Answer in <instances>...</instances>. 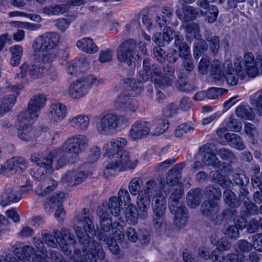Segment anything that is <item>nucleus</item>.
<instances>
[{"label":"nucleus","instance_id":"f257e3e1","mask_svg":"<svg viewBox=\"0 0 262 262\" xmlns=\"http://www.w3.org/2000/svg\"><path fill=\"white\" fill-rule=\"evenodd\" d=\"M58 150H52L46 157H40L34 154L31 157V161L39 167L37 172L40 174L36 177L40 183L35 189L36 193L40 196H45L54 191L57 186V182L50 176L54 171L52 163L54 157L58 155Z\"/></svg>","mask_w":262,"mask_h":262},{"label":"nucleus","instance_id":"f03ea898","mask_svg":"<svg viewBox=\"0 0 262 262\" xmlns=\"http://www.w3.org/2000/svg\"><path fill=\"white\" fill-rule=\"evenodd\" d=\"M79 242L83 245L82 252L78 249H74L73 258L75 262H98L96 256L101 260L100 262H108L105 259V254L102 247L97 242H91L86 238L83 240V234L77 231Z\"/></svg>","mask_w":262,"mask_h":262},{"label":"nucleus","instance_id":"7ed1b4c3","mask_svg":"<svg viewBox=\"0 0 262 262\" xmlns=\"http://www.w3.org/2000/svg\"><path fill=\"white\" fill-rule=\"evenodd\" d=\"M183 200L184 195L181 189H176L169 199V210L174 215V224L180 228L186 224L188 217Z\"/></svg>","mask_w":262,"mask_h":262},{"label":"nucleus","instance_id":"20e7f679","mask_svg":"<svg viewBox=\"0 0 262 262\" xmlns=\"http://www.w3.org/2000/svg\"><path fill=\"white\" fill-rule=\"evenodd\" d=\"M137 159H131L128 151L124 150L117 154L108 155L104 162V173L106 174L109 170L118 169L119 171L127 169H133L138 164Z\"/></svg>","mask_w":262,"mask_h":262},{"label":"nucleus","instance_id":"39448f33","mask_svg":"<svg viewBox=\"0 0 262 262\" xmlns=\"http://www.w3.org/2000/svg\"><path fill=\"white\" fill-rule=\"evenodd\" d=\"M220 206L219 203L211 200H208L204 201L201 206V212L214 225L221 224L229 212H231L233 215L237 214L235 210H231L229 209H225L223 212L219 214Z\"/></svg>","mask_w":262,"mask_h":262},{"label":"nucleus","instance_id":"423d86ee","mask_svg":"<svg viewBox=\"0 0 262 262\" xmlns=\"http://www.w3.org/2000/svg\"><path fill=\"white\" fill-rule=\"evenodd\" d=\"M137 53V43L133 39H127L122 41L116 51L118 61L125 63L130 67L135 64L134 58Z\"/></svg>","mask_w":262,"mask_h":262},{"label":"nucleus","instance_id":"0eeeda50","mask_svg":"<svg viewBox=\"0 0 262 262\" xmlns=\"http://www.w3.org/2000/svg\"><path fill=\"white\" fill-rule=\"evenodd\" d=\"M256 63V60H255L253 55L251 53L247 52L244 54L243 59H236L234 65L239 75L244 78L246 75L251 77L257 75Z\"/></svg>","mask_w":262,"mask_h":262},{"label":"nucleus","instance_id":"6e6552de","mask_svg":"<svg viewBox=\"0 0 262 262\" xmlns=\"http://www.w3.org/2000/svg\"><path fill=\"white\" fill-rule=\"evenodd\" d=\"M96 79L92 76L81 77L69 88V94L73 99H80L85 96L94 84Z\"/></svg>","mask_w":262,"mask_h":262},{"label":"nucleus","instance_id":"1a4fd4ad","mask_svg":"<svg viewBox=\"0 0 262 262\" xmlns=\"http://www.w3.org/2000/svg\"><path fill=\"white\" fill-rule=\"evenodd\" d=\"M89 139L84 135H77L68 138L61 146L62 151L78 155L87 147Z\"/></svg>","mask_w":262,"mask_h":262},{"label":"nucleus","instance_id":"9d476101","mask_svg":"<svg viewBox=\"0 0 262 262\" xmlns=\"http://www.w3.org/2000/svg\"><path fill=\"white\" fill-rule=\"evenodd\" d=\"M119 116L115 113H107L101 117L96 124L98 132L105 135L115 133L119 126Z\"/></svg>","mask_w":262,"mask_h":262},{"label":"nucleus","instance_id":"9b49d317","mask_svg":"<svg viewBox=\"0 0 262 262\" xmlns=\"http://www.w3.org/2000/svg\"><path fill=\"white\" fill-rule=\"evenodd\" d=\"M46 101L45 95L40 93L35 94L29 100L27 108L19 114L36 120L39 117V112L45 106Z\"/></svg>","mask_w":262,"mask_h":262},{"label":"nucleus","instance_id":"f8f14e48","mask_svg":"<svg viewBox=\"0 0 262 262\" xmlns=\"http://www.w3.org/2000/svg\"><path fill=\"white\" fill-rule=\"evenodd\" d=\"M19 128L18 136L19 139L26 142L32 141L36 137L35 130L32 127L35 119L19 114L18 116Z\"/></svg>","mask_w":262,"mask_h":262},{"label":"nucleus","instance_id":"ddd939ff","mask_svg":"<svg viewBox=\"0 0 262 262\" xmlns=\"http://www.w3.org/2000/svg\"><path fill=\"white\" fill-rule=\"evenodd\" d=\"M82 213L80 215V217L79 219L80 222H81L83 225V229L86 233V235L84 234L81 229L79 227L74 226L75 232L77 235V238L79 241V238L78 236L77 231L79 230L82 232L83 234L82 237L83 240L88 238L91 242H96L94 239H91L90 237L89 234L93 235L95 234V229L94 225L92 221V215L89 212V211L85 208L83 209Z\"/></svg>","mask_w":262,"mask_h":262},{"label":"nucleus","instance_id":"4468645a","mask_svg":"<svg viewBox=\"0 0 262 262\" xmlns=\"http://www.w3.org/2000/svg\"><path fill=\"white\" fill-rule=\"evenodd\" d=\"M60 35L55 32H48L38 37L33 44L35 50L56 49L60 41Z\"/></svg>","mask_w":262,"mask_h":262},{"label":"nucleus","instance_id":"2eb2a0df","mask_svg":"<svg viewBox=\"0 0 262 262\" xmlns=\"http://www.w3.org/2000/svg\"><path fill=\"white\" fill-rule=\"evenodd\" d=\"M19 69L20 71L17 74V77L21 78H25L28 73L30 78L36 79L43 76L47 72V68L41 64L29 65L26 62L19 67Z\"/></svg>","mask_w":262,"mask_h":262},{"label":"nucleus","instance_id":"dca6fc26","mask_svg":"<svg viewBox=\"0 0 262 262\" xmlns=\"http://www.w3.org/2000/svg\"><path fill=\"white\" fill-rule=\"evenodd\" d=\"M163 77L162 78H154L155 86L159 89H164L165 86H170L176 79L175 68L168 64H165L162 68Z\"/></svg>","mask_w":262,"mask_h":262},{"label":"nucleus","instance_id":"f3484780","mask_svg":"<svg viewBox=\"0 0 262 262\" xmlns=\"http://www.w3.org/2000/svg\"><path fill=\"white\" fill-rule=\"evenodd\" d=\"M129 93L120 94L115 102L116 107L120 111L135 112L139 106L137 101L130 97Z\"/></svg>","mask_w":262,"mask_h":262},{"label":"nucleus","instance_id":"a211bd4d","mask_svg":"<svg viewBox=\"0 0 262 262\" xmlns=\"http://www.w3.org/2000/svg\"><path fill=\"white\" fill-rule=\"evenodd\" d=\"M151 134L149 123L146 121H137L131 126L129 136L134 140L142 139Z\"/></svg>","mask_w":262,"mask_h":262},{"label":"nucleus","instance_id":"6ab92c4d","mask_svg":"<svg viewBox=\"0 0 262 262\" xmlns=\"http://www.w3.org/2000/svg\"><path fill=\"white\" fill-rule=\"evenodd\" d=\"M20 93L19 89L12 85H7L6 89V93L3 96L1 103L4 107V105L8 106L7 111L8 112L14 106L16 101V98Z\"/></svg>","mask_w":262,"mask_h":262},{"label":"nucleus","instance_id":"aec40b11","mask_svg":"<svg viewBox=\"0 0 262 262\" xmlns=\"http://www.w3.org/2000/svg\"><path fill=\"white\" fill-rule=\"evenodd\" d=\"M21 199V194L14 188L8 187L0 196V204L3 206L17 202Z\"/></svg>","mask_w":262,"mask_h":262},{"label":"nucleus","instance_id":"412c9836","mask_svg":"<svg viewBox=\"0 0 262 262\" xmlns=\"http://www.w3.org/2000/svg\"><path fill=\"white\" fill-rule=\"evenodd\" d=\"M127 141L125 138L118 137L112 139L111 141L105 144L104 149L108 154V155L117 154L124 150L123 149L126 146Z\"/></svg>","mask_w":262,"mask_h":262},{"label":"nucleus","instance_id":"4be33fe9","mask_svg":"<svg viewBox=\"0 0 262 262\" xmlns=\"http://www.w3.org/2000/svg\"><path fill=\"white\" fill-rule=\"evenodd\" d=\"M27 167V163L23 157H14L8 160L5 163V170L9 169L12 173H20Z\"/></svg>","mask_w":262,"mask_h":262},{"label":"nucleus","instance_id":"5701e85b","mask_svg":"<svg viewBox=\"0 0 262 262\" xmlns=\"http://www.w3.org/2000/svg\"><path fill=\"white\" fill-rule=\"evenodd\" d=\"M198 153L200 155L203 154L202 161L204 164L213 168L219 160L214 154L210 151L209 146L206 144L199 148Z\"/></svg>","mask_w":262,"mask_h":262},{"label":"nucleus","instance_id":"b1692460","mask_svg":"<svg viewBox=\"0 0 262 262\" xmlns=\"http://www.w3.org/2000/svg\"><path fill=\"white\" fill-rule=\"evenodd\" d=\"M104 205L99 207L97 214L99 217L101 229L104 232H109L112 228V220L109 213L104 209Z\"/></svg>","mask_w":262,"mask_h":262},{"label":"nucleus","instance_id":"393cba45","mask_svg":"<svg viewBox=\"0 0 262 262\" xmlns=\"http://www.w3.org/2000/svg\"><path fill=\"white\" fill-rule=\"evenodd\" d=\"M122 83L124 84V88L127 89L129 95L135 97L141 93L143 90V85L139 81L132 78L123 79Z\"/></svg>","mask_w":262,"mask_h":262},{"label":"nucleus","instance_id":"a878e982","mask_svg":"<svg viewBox=\"0 0 262 262\" xmlns=\"http://www.w3.org/2000/svg\"><path fill=\"white\" fill-rule=\"evenodd\" d=\"M151 206L154 214H165L166 202L162 193L158 192L154 195Z\"/></svg>","mask_w":262,"mask_h":262},{"label":"nucleus","instance_id":"bb28decb","mask_svg":"<svg viewBox=\"0 0 262 262\" xmlns=\"http://www.w3.org/2000/svg\"><path fill=\"white\" fill-rule=\"evenodd\" d=\"M185 164L184 163L177 164L174 165L172 169L168 171L166 178L167 184L172 186L178 183L179 180L182 176V170Z\"/></svg>","mask_w":262,"mask_h":262},{"label":"nucleus","instance_id":"cd10ccee","mask_svg":"<svg viewBox=\"0 0 262 262\" xmlns=\"http://www.w3.org/2000/svg\"><path fill=\"white\" fill-rule=\"evenodd\" d=\"M202 190L200 188L191 189L187 194L186 202L187 205L191 208L198 207L202 199Z\"/></svg>","mask_w":262,"mask_h":262},{"label":"nucleus","instance_id":"c85d7f7f","mask_svg":"<svg viewBox=\"0 0 262 262\" xmlns=\"http://www.w3.org/2000/svg\"><path fill=\"white\" fill-rule=\"evenodd\" d=\"M206 40L208 42L209 50L211 54L214 56L217 54L220 45V39L219 36H213L212 33L209 29H206L204 33Z\"/></svg>","mask_w":262,"mask_h":262},{"label":"nucleus","instance_id":"c756f323","mask_svg":"<svg viewBox=\"0 0 262 262\" xmlns=\"http://www.w3.org/2000/svg\"><path fill=\"white\" fill-rule=\"evenodd\" d=\"M64 198V193L62 192L55 193L50 198H47L45 202L44 207L46 212L50 213L53 211L56 203H61Z\"/></svg>","mask_w":262,"mask_h":262},{"label":"nucleus","instance_id":"7c9ffc66","mask_svg":"<svg viewBox=\"0 0 262 262\" xmlns=\"http://www.w3.org/2000/svg\"><path fill=\"white\" fill-rule=\"evenodd\" d=\"M222 75V78L221 80L225 79L228 84L230 85L237 84L238 81V77L242 78V77L239 76L238 73L236 71V68L234 69L231 64H228L226 73H224L223 72Z\"/></svg>","mask_w":262,"mask_h":262},{"label":"nucleus","instance_id":"2f4dec72","mask_svg":"<svg viewBox=\"0 0 262 262\" xmlns=\"http://www.w3.org/2000/svg\"><path fill=\"white\" fill-rule=\"evenodd\" d=\"M76 46L79 49L89 54L96 53L99 49L98 46L89 37L83 38L78 40L77 42Z\"/></svg>","mask_w":262,"mask_h":262},{"label":"nucleus","instance_id":"473e14b6","mask_svg":"<svg viewBox=\"0 0 262 262\" xmlns=\"http://www.w3.org/2000/svg\"><path fill=\"white\" fill-rule=\"evenodd\" d=\"M66 108V106L61 103L52 104L50 110L52 120L56 122L62 120L67 113Z\"/></svg>","mask_w":262,"mask_h":262},{"label":"nucleus","instance_id":"72a5a7b5","mask_svg":"<svg viewBox=\"0 0 262 262\" xmlns=\"http://www.w3.org/2000/svg\"><path fill=\"white\" fill-rule=\"evenodd\" d=\"M163 181V179L162 180H160L159 185L154 180L148 181L145 183L144 189L142 190L150 195H152L154 193L155 194L158 192L161 193V191L164 189L165 183Z\"/></svg>","mask_w":262,"mask_h":262},{"label":"nucleus","instance_id":"f704fd0d","mask_svg":"<svg viewBox=\"0 0 262 262\" xmlns=\"http://www.w3.org/2000/svg\"><path fill=\"white\" fill-rule=\"evenodd\" d=\"M226 142L233 148L242 150L246 148V145L241 137L234 133H229L225 136Z\"/></svg>","mask_w":262,"mask_h":262},{"label":"nucleus","instance_id":"c9c22d12","mask_svg":"<svg viewBox=\"0 0 262 262\" xmlns=\"http://www.w3.org/2000/svg\"><path fill=\"white\" fill-rule=\"evenodd\" d=\"M12 249L14 254L20 259L25 258L29 259L35 254V250L29 246H24L21 249L13 246Z\"/></svg>","mask_w":262,"mask_h":262},{"label":"nucleus","instance_id":"e433bc0d","mask_svg":"<svg viewBox=\"0 0 262 262\" xmlns=\"http://www.w3.org/2000/svg\"><path fill=\"white\" fill-rule=\"evenodd\" d=\"M121 202L119 199L115 196H112L108 200V203H103L101 207L104 205V209L106 211V207L110 210L111 214L114 216H118L121 211Z\"/></svg>","mask_w":262,"mask_h":262},{"label":"nucleus","instance_id":"4c0bfd02","mask_svg":"<svg viewBox=\"0 0 262 262\" xmlns=\"http://www.w3.org/2000/svg\"><path fill=\"white\" fill-rule=\"evenodd\" d=\"M90 123V119L86 115H80L73 117L70 120V124L75 128L85 130Z\"/></svg>","mask_w":262,"mask_h":262},{"label":"nucleus","instance_id":"58836bf2","mask_svg":"<svg viewBox=\"0 0 262 262\" xmlns=\"http://www.w3.org/2000/svg\"><path fill=\"white\" fill-rule=\"evenodd\" d=\"M216 153L221 159L228 161L229 163H236L238 158L231 149L222 147L217 150Z\"/></svg>","mask_w":262,"mask_h":262},{"label":"nucleus","instance_id":"ea45409f","mask_svg":"<svg viewBox=\"0 0 262 262\" xmlns=\"http://www.w3.org/2000/svg\"><path fill=\"white\" fill-rule=\"evenodd\" d=\"M195 39L193 46V56L195 58L199 59L204 52L207 51L208 45L206 40L202 39L201 35Z\"/></svg>","mask_w":262,"mask_h":262},{"label":"nucleus","instance_id":"a19ab883","mask_svg":"<svg viewBox=\"0 0 262 262\" xmlns=\"http://www.w3.org/2000/svg\"><path fill=\"white\" fill-rule=\"evenodd\" d=\"M235 114L237 117L246 120H251L254 117L252 108L247 104H242L235 110Z\"/></svg>","mask_w":262,"mask_h":262},{"label":"nucleus","instance_id":"79ce46f5","mask_svg":"<svg viewBox=\"0 0 262 262\" xmlns=\"http://www.w3.org/2000/svg\"><path fill=\"white\" fill-rule=\"evenodd\" d=\"M223 198L226 203L231 208H237L241 205L236 194L229 189H227L224 191Z\"/></svg>","mask_w":262,"mask_h":262},{"label":"nucleus","instance_id":"37998d69","mask_svg":"<svg viewBox=\"0 0 262 262\" xmlns=\"http://www.w3.org/2000/svg\"><path fill=\"white\" fill-rule=\"evenodd\" d=\"M125 217L128 224L133 225L136 224L140 217L137 207L133 205H129L126 209Z\"/></svg>","mask_w":262,"mask_h":262},{"label":"nucleus","instance_id":"c03bdc74","mask_svg":"<svg viewBox=\"0 0 262 262\" xmlns=\"http://www.w3.org/2000/svg\"><path fill=\"white\" fill-rule=\"evenodd\" d=\"M155 127L151 135L152 136H158L164 133L169 127V123L165 119L160 118L153 122Z\"/></svg>","mask_w":262,"mask_h":262},{"label":"nucleus","instance_id":"a18cd8bd","mask_svg":"<svg viewBox=\"0 0 262 262\" xmlns=\"http://www.w3.org/2000/svg\"><path fill=\"white\" fill-rule=\"evenodd\" d=\"M182 27L186 34H193L194 38L198 39L200 37V28L199 25L195 23L184 21Z\"/></svg>","mask_w":262,"mask_h":262},{"label":"nucleus","instance_id":"49530a36","mask_svg":"<svg viewBox=\"0 0 262 262\" xmlns=\"http://www.w3.org/2000/svg\"><path fill=\"white\" fill-rule=\"evenodd\" d=\"M39 52V57L43 63L52 61L55 58L57 54L56 49H37Z\"/></svg>","mask_w":262,"mask_h":262},{"label":"nucleus","instance_id":"de8ad7c7","mask_svg":"<svg viewBox=\"0 0 262 262\" xmlns=\"http://www.w3.org/2000/svg\"><path fill=\"white\" fill-rule=\"evenodd\" d=\"M76 241L74 239V236L72 235V237L65 239H62L59 242V245L62 251L67 255H70L72 253V250L74 248V244Z\"/></svg>","mask_w":262,"mask_h":262},{"label":"nucleus","instance_id":"09e8293b","mask_svg":"<svg viewBox=\"0 0 262 262\" xmlns=\"http://www.w3.org/2000/svg\"><path fill=\"white\" fill-rule=\"evenodd\" d=\"M204 193L209 200H219L222 196V192L220 188L215 185L207 186L205 187Z\"/></svg>","mask_w":262,"mask_h":262},{"label":"nucleus","instance_id":"8fccbe9b","mask_svg":"<svg viewBox=\"0 0 262 262\" xmlns=\"http://www.w3.org/2000/svg\"><path fill=\"white\" fill-rule=\"evenodd\" d=\"M250 103L257 114L262 116V89L250 97Z\"/></svg>","mask_w":262,"mask_h":262},{"label":"nucleus","instance_id":"3c124183","mask_svg":"<svg viewBox=\"0 0 262 262\" xmlns=\"http://www.w3.org/2000/svg\"><path fill=\"white\" fill-rule=\"evenodd\" d=\"M88 64L86 59L84 57H80L76 59L74 61V63L68 67V72L71 75L76 74L79 71H81L80 69L85 67Z\"/></svg>","mask_w":262,"mask_h":262},{"label":"nucleus","instance_id":"603ef678","mask_svg":"<svg viewBox=\"0 0 262 262\" xmlns=\"http://www.w3.org/2000/svg\"><path fill=\"white\" fill-rule=\"evenodd\" d=\"M67 11V7L63 5H51L42 8V11L47 15H58L62 14Z\"/></svg>","mask_w":262,"mask_h":262},{"label":"nucleus","instance_id":"864d4df0","mask_svg":"<svg viewBox=\"0 0 262 262\" xmlns=\"http://www.w3.org/2000/svg\"><path fill=\"white\" fill-rule=\"evenodd\" d=\"M142 184L143 181L140 178L135 177L132 179L128 186L130 193L134 195L139 194L141 191Z\"/></svg>","mask_w":262,"mask_h":262},{"label":"nucleus","instance_id":"5fc2aeb1","mask_svg":"<svg viewBox=\"0 0 262 262\" xmlns=\"http://www.w3.org/2000/svg\"><path fill=\"white\" fill-rule=\"evenodd\" d=\"M211 72L214 76L213 78L215 81H220L222 78V73L223 71L222 70V66L220 65V62L217 60H214L211 63Z\"/></svg>","mask_w":262,"mask_h":262},{"label":"nucleus","instance_id":"6e6d98bb","mask_svg":"<svg viewBox=\"0 0 262 262\" xmlns=\"http://www.w3.org/2000/svg\"><path fill=\"white\" fill-rule=\"evenodd\" d=\"M237 253H248L252 249V243L246 239H239L236 244Z\"/></svg>","mask_w":262,"mask_h":262},{"label":"nucleus","instance_id":"4d7b16f0","mask_svg":"<svg viewBox=\"0 0 262 262\" xmlns=\"http://www.w3.org/2000/svg\"><path fill=\"white\" fill-rule=\"evenodd\" d=\"M227 90L225 89L212 87L209 89L206 92L207 99L215 100L221 96L223 93H226Z\"/></svg>","mask_w":262,"mask_h":262},{"label":"nucleus","instance_id":"13d9d810","mask_svg":"<svg viewBox=\"0 0 262 262\" xmlns=\"http://www.w3.org/2000/svg\"><path fill=\"white\" fill-rule=\"evenodd\" d=\"M42 237L46 244L49 246L53 248H56L59 244V241H56L54 236L47 230H43L42 233Z\"/></svg>","mask_w":262,"mask_h":262},{"label":"nucleus","instance_id":"bf43d9fd","mask_svg":"<svg viewBox=\"0 0 262 262\" xmlns=\"http://www.w3.org/2000/svg\"><path fill=\"white\" fill-rule=\"evenodd\" d=\"M194 127L189 124L182 123L175 129L174 135L177 137H181L184 135L193 131Z\"/></svg>","mask_w":262,"mask_h":262},{"label":"nucleus","instance_id":"052dcab7","mask_svg":"<svg viewBox=\"0 0 262 262\" xmlns=\"http://www.w3.org/2000/svg\"><path fill=\"white\" fill-rule=\"evenodd\" d=\"M182 59V66L187 72H191L195 68V62L192 56L181 58Z\"/></svg>","mask_w":262,"mask_h":262},{"label":"nucleus","instance_id":"680f3d73","mask_svg":"<svg viewBox=\"0 0 262 262\" xmlns=\"http://www.w3.org/2000/svg\"><path fill=\"white\" fill-rule=\"evenodd\" d=\"M219 14V9L216 6L211 5L206 12L207 20L209 23H213L217 19Z\"/></svg>","mask_w":262,"mask_h":262},{"label":"nucleus","instance_id":"e2e57ef3","mask_svg":"<svg viewBox=\"0 0 262 262\" xmlns=\"http://www.w3.org/2000/svg\"><path fill=\"white\" fill-rule=\"evenodd\" d=\"M186 20H194L199 15V11L192 6H186L183 11Z\"/></svg>","mask_w":262,"mask_h":262},{"label":"nucleus","instance_id":"0e129e2a","mask_svg":"<svg viewBox=\"0 0 262 262\" xmlns=\"http://www.w3.org/2000/svg\"><path fill=\"white\" fill-rule=\"evenodd\" d=\"M178 110L177 105L174 103H170L163 108L162 113L165 117H171L177 114Z\"/></svg>","mask_w":262,"mask_h":262},{"label":"nucleus","instance_id":"69168bd1","mask_svg":"<svg viewBox=\"0 0 262 262\" xmlns=\"http://www.w3.org/2000/svg\"><path fill=\"white\" fill-rule=\"evenodd\" d=\"M222 232L230 238L236 239L239 234L238 227L234 225H231L227 228L222 229Z\"/></svg>","mask_w":262,"mask_h":262},{"label":"nucleus","instance_id":"338daca9","mask_svg":"<svg viewBox=\"0 0 262 262\" xmlns=\"http://www.w3.org/2000/svg\"><path fill=\"white\" fill-rule=\"evenodd\" d=\"M210 60L208 56L204 55L201 58L198 65V70L202 74H205L208 71Z\"/></svg>","mask_w":262,"mask_h":262},{"label":"nucleus","instance_id":"774afa93","mask_svg":"<svg viewBox=\"0 0 262 262\" xmlns=\"http://www.w3.org/2000/svg\"><path fill=\"white\" fill-rule=\"evenodd\" d=\"M252 245L254 249L259 252H262V233L254 234L252 237Z\"/></svg>","mask_w":262,"mask_h":262}]
</instances>
